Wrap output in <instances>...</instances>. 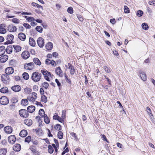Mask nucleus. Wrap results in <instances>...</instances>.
<instances>
[{"label":"nucleus","instance_id":"64","mask_svg":"<svg viewBox=\"0 0 155 155\" xmlns=\"http://www.w3.org/2000/svg\"><path fill=\"white\" fill-rule=\"evenodd\" d=\"M110 22L112 24H114L116 22L114 18L111 19H110Z\"/></svg>","mask_w":155,"mask_h":155},{"label":"nucleus","instance_id":"45","mask_svg":"<svg viewBox=\"0 0 155 155\" xmlns=\"http://www.w3.org/2000/svg\"><path fill=\"white\" fill-rule=\"evenodd\" d=\"M39 114L42 117H43L45 114V112L43 109H41L39 110Z\"/></svg>","mask_w":155,"mask_h":155},{"label":"nucleus","instance_id":"9","mask_svg":"<svg viewBox=\"0 0 155 155\" xmlns=\"http://www.w3.org/2000/svg\"><path fill=\"white\" fill-rule=\"evenodd\" d=\"M14 71V69L12 67H9L5 69V74L8 75L13 73Z\"/></svg>","mask_w":155,"mask_h":155},{"label":"nucleus","instance_id":"40","mask_svg":"<svg viewBox=\"0 0 155 155\" xmlns=\"http://www.w3.org/2000/svg\"><path fill=\"white\" fill-rule=\"evenodd\" d=\"M142 27L143 29L146 30H147L148 28V26L146 23H143L142 25Z\"/></svg>","mask_w":155,"mask_h":155},{"label":"nucleus","instance_id":"53","mask_svg":"<svg viewBox=\"0 0 155 155\" xmlns=\"http://www.w3.org/2000/svg\"><path fill=\"white\" fill-rule=\"evenodd\" d=\"M104 69L105 71L107 72V73H109L110 72V69L107 67L106 66H104Z\"/></svg>","mask_w":155,"mask_h":155},{"label":"nucleus","instance_id":"25","mask_svg":"<svg viewBox=\"0 0 155 155\" xmlns=\"http://www.w3.org/2000/svg\"><path fill=\"white\" fill-rule=\"evenodd\" d=\"M33 61L34 63L37 65L40 66L41 64V62L37 58H34L33 59Z\"/></svg>","mask_w":155,"mask_h":155},{"label":"nucleus","instance_id":"12","mask_svg":"<svg viewBox=\"0 0 155 155\" xmlns=\"http://www.w3.org/2000/svg\"><path fill=\"white\" fill-rule=\"evenodd\" d=\"M68 65L69 66L68 68L70 70V72L71 74L74 75L75 72L74 67L71 64H68Z\"/></svg>","mask_w":155,"mask_h":155},{"label":"nucleus","instance_id":"28","mask_svg":"<svg viewBox=\"0 0 155 155\" xmlns=\"http://www.w3.org/2000/svg\"><path fill=\"white\" fill-rule=\"evenodd\" d=\"M7 150L5 148H2L0 149V155H5Z\"/></svg>","mask_w":155,"mask_h":155},{"label":"nucleus","instance_id":"10","mask_svg":"<svg viewBox=\"0 0 155 155\" xmlns=\"http://www.w3.org/2000/svg\"><path fill=\"white\" fill-rule=\"evenodd\" d=\"M140 77L141 79L144 81H146L147 79V77L146 74L143 72L140 71L139 72Z\"/></svg>","mask_w":155,"mask_h":155},{"label":"nucleus","instance_id":"54","mask_svg":"<svg viewBox=\"0 0 155 155\" xmlns=\"http://www.w3.org/2000/svg\"><path fill=\"white\" fill-rule=\"evenodd\" d=\"M12 21L15 23H18L19 22V20L17 18H14L12 19Z\"/></svg>","mask_w":155,"mask_h":155},{"label":"nucleus","instance_id":"15","mask_svg":"<svg viewBox=\"0 0 155 155\" xmlns=\"http://www.w3.org/2000/svg\"><path fill=\"white\" fill-rule=\"evenodd\" d=\"M18 38L21 40L24 41L26 39L25 34L23 33H20L18 35Z\"/></svg>","mask_w":155,"mask_h":155},{"label":"nucleus","instance_id":"27","mask_svg":"<svg viewBox=\"0 0 155 155\" xmlns=\"http://www.w3.org/2000/svg\"><path fill=\"white\" fill-rule=\"evenodd\" d=\"M13 47L14 49V51L16 52H18L21 51V47L18 45H13Z\"/></svg>","mask_w":155,"mask_h":155},{"label":"nucleus","instance_id":"58","mask_svg":"<svg viewBox=\"0 0 155 155\" xmlns=\"http://www.w3.org/2000/svg\"><path fill=\"white\" fill-rule=\"evenodd\" d=\"M31 96L34 97V98L36 99L37 97V94L35 92H33L32 93Z\"/></svg>","mask_w":155,"mask_h":155},{"label":"nucleus","instance_id":"36","mask_svg":"<svg viewBox=\"0 0 155 155\" xmlns=\"http://www.w3.org/2000/svg\"><path fill=\"white\" fill-rule=\"evenodd\" d=\"M22 75L24 78L26 80H28L29 78V76L28 73H24Z\"/></svg>","mask_w":155,"mask_h":155},{"label":"nucleus","instance_id":"24","mask_svg":"<svg viewBox=\"0 0 155 155\" xmlns=\"http://www.w3.org/2000/svg\"><path fill=\"white\" fill-rule=\"evenodd\" d=\"M24 123L28 126H30L32 124V122L31 120L30 119H27L24 120Z\"/></svg>","mask_w":155,"mask_h":155},{"label":"nucleus","instance_id":"63","mask_svg":"<svg viewBox=\"0 0 155 155\" xmlns=\"http://www.w3.org/2000/svg\"><path fill=\"white\" fill-rule=\"evenodd\" d=\"M64 118H61L59 116H58V119H57V120L59 121V122H61V123H62L63 121V119Z\"/></svg>","mask_w":155,"mask_h":155},{"label":"nucleus","instance_id":"61","mask_svg":"<svg viewBox=\"0 0 155 155\" xmlns=\"http://www.w3.org/2000/svg\"><path fill=\"white\" fill-rule=\"evenodd\" d=\"M51 65L53 66H56V63L53 60H52L51 61Z\"/></svg>","mask_w":155,"mask_h":155},{"label":"nucleus","instance_id":"20","mask_svg":"<svg viewBox=\"0 0 155 155\" xmlns=\"http://www.w3.org/2000/svg\"><path fill=\"white\" fill-rule=\"evenodd\" d=\"M4 25H0V33L4 34L6 32V30L4 28Z\"/></svg>","mask_w":155,"mask_h":155},{"label":"nucleus","instance_id":"60","mask_svg":"<svg viewBox=\"0 0 155 155\" xmlns=\"http://www.w3.org/2000/svg\"><path fill=\"white\" fill-rule=\"evenodd\" d=\"M77 17L80 21H83V18L81 15H77Z\"/></svg>","mask_w":155,"mask_h":155},{"label":"nucleus","instance_id":"11","mask_svg":"<svg viewBox=\"0 0 155 155\" xmlns=\"http://www.w3.org/2000/svg\"><path fill=\"white\" fill-rule=\"evenodd\" d=\"M11 89L15 92H18L21 90V87L19 85H16L12 86Z\"/></svg>","mask_w":155,"mask_h":155},{"label":"nucleus","instance_id":"55","mask_svg":"<svg viewBox=\"0 0 155 155\" xmlns=\"http://www.w3.org/2000/svg\"><path fill=\"white\" fill-rule=\"evenodd\" d=\"M27 20L28 22H31L33 21H35V19L33 17H30L27 18Z\"/></svg>","mask_w":155,"mask_h":155},{"label":"nucleus","instance_id":"42","mask_svg":"<svg viewBox=\"0 0 155 155\" xmlns=\"http://www.w3.org/2000/svg\"><path fill=\"white\" fill-rule=\"evenodd\" d=\"M36 29L37 31L40 33H41L42 31L43 28L41 26H37L36 27Z\"/></svg>","mask_w":155,"mask_h":155},{"label":"nucleus","instance_id":"18","mask_svg":"<svg viewBox=\"0 0 155 155\" xmlns=\"http://www.w3.org/2000/svg\"><path fill=\"white\" fill-rule=\"evenodd\" d=\"M53 47L52 43L51 42H49L47 43L45 45V48L48 50H51Z\"/></svg>","mask_w":155,"mask_h":155},{"label":"nucleus","instance_id":"37","mask_svg":"<svg viewBox=\"0 0 155 155\" xmlns=\"http://www.w3.org/2000/svg\"><path fill=\"white\" fill-rule=\"evenodd\" d=\"M18 98L17 97H13L11 101L13 103H15L18 102Z\"/></svg>","mask_w":155,"mask_h":155},{"label":"nucleus","instance_id":"57","mask_svg":"<svg viewBox=\"0 0 155 155\" xmlns=\"http://www.w3.org/2000/svg\"><path fill=\"white\" fill-rule=\"evenodd\" d=\"M66 110H63L62 111V117L63 118H64L65 117V114H66Z\"/></svg>","mask_w":155,"mask_h":155},{"label":"nucleus","instance_id":"39","mask_svg":"<svg viewBox=\"0 0 155 155\" xmlns=\"http://www.w3.org/2000/svg\"><path fill=\"white\" fill-rule=\"evenodd\" d=\"M48 152L50 153H52L54 151L53 147L50 145H48Z\"/></svg>","mask_w":155,"mask_h":155},{"label":"nucleus","instance_id":"30","mask_svg":"<svg viewBox=\"0 0 155 155\" xmlns=\"http://www.w3.org/2000/svg\"><path fill=\"white\" fill-rule=\"evenodd\" d=\"M41 72L43 74V75L45 76L47 75L49 76L50 77L51 76V73L50 72L48 71H47L41 70Z\"/></svg>","mask_w":155,"mask_h":155},{"label":"nucleus","instance_id":"13","mask_svg":"<svg viewBox=\"0 0 155 155\" xmlns=\"http://www.w3.org/2000/svg\"><path fill=\"white\" fill-rule=\"evenodd\" d=\"M4 130L5 133L10 134L12 132V128L9 126H6L4 128Z\"/></svg>","mask_w":155,"mask_h":155},{"label":"nucleus","instance_id":"52","mask_svg":"<svg viewBox=\"0 0 155 155\" xmlns=\"http://www.w3.org/2000/svg\"><path fill=\"white\" fill-rule=\"evenodd\" d=\"M23 25L27 29H29L31 28V26L27 23H24Z\"/></svg>","mask_w":155,"mask_h":155},{"label":"nucleus","instance_id":"47","mask_svg":"<svg viewBox=\"0 0 155 155\" xmlns=\"http://www.w3.org/2000/svg\"><path fill=\"white\" fill-rule=\"evenodd\" d=\"M28 99L29 101L32 102H34L35 100L34 98V97H32V96L28 97Z\"/></svg>","mask_w":155,"mask_h":155},{"label":"nucleus","instance_id":"46","mask_svg":"<svg viewBox=\"0 0 155 155\" xmlns=\"http://www.w3.org/2000/svg\"><path fill=\"white\" fill-rule=\"evenodd\" d=\"M42 86L45 88L46 89L48 88L49 86V84L47 82H44L42 84Z\"/></svg>","mask_w":155,"mask_h":155},{"label":"nucleus","instance_id":"21","mask_svg":"<svg viewBox=\"0 0 155 155\" xmlns=\"http://www.w3.org/2000/svg\"><path fill=\"white\" fill-rule=\"evenodd\" d=\"M8 57L7 55H5L0 58V62L4 63L8 59Z\"/></svg>","mask_w":155,"mask_h":155},{"label":"nucleus","instance_id":"3","mask_svg":"<svg viewBox=\"0 0 155 155\" xmlns=\"http://www.w3.org/2000/svg\"><path fill=\"white\" fill-rule=\"evenodd\" d=\"M19 114L21 117L26 118L28 116V111L25 109H21L19 111Z\"/></svg>","mask_w":155,"mask_h":155},{"label":"nucleus","instance_id":"2","mask_svg":"<svg viewBox=\"0 0 155 155\" xmlns=\"http://www.w3.org/2000/svg\"><path fill=\"white\" fill-rule=\"evenodd\" d=\"M1 78L2 81L5 84L7 83L10 81L9 77L8 74H3Z\"/></svg>","mask_w":155,"mask_h":155},{"label":"nucleus","instance_id":"44","mask_svg":"<svg viewBox=\"0 0 155 155\" xmlns=\"http://www.w3.org/2000/svg\"><path fill=\"white\" fill-rule=\"evenodd\" d=\"M64 77H65V79L66 80V81L70 84H71V80L68 77L66 74H65L64 75Z\"/></svg>","mask_w":155,"mask_h":155},{"label":"nucleus","instance_id":"34","mask_svg":"<svg viewBox=\"0 0 155 155\" xmlns=\"http://www.w3.org/2000/svg\"><path fill=\"white\" fill-rule=\"evenodd\" d=\"M31 91V89L29 87H26L24 89V92L26 94H29Z\"/></svg>","mask_w":155,"mask_h":155},{"label":"nucleus","instance_id":"16","mask_svg":"<svg viewBox=\"0 0 155 155\" xmlns=\"http://www.w3.org/2000/svg\"><path fill=\"white\" fill-rule=\"evenodd\" d=\"M8 140L11 143L13 144L15 142L16 140L15 136H8Z\"/></svg>","mask_w":155,"mask_h":155},{"label":"nucleus","instance_id":"41","mask_svg":"<svg viewBox=\"0 0 155 155\" xmlns=\"http://www.w3.org/2000/svg\"><path fill=\"white\" fill-rule=\"evenodd\" d=\"M143 13V12L142 11L139 10L137 11V15L138 17H141L142 16Z\"/></svg>","mask_w":155,"mask_h":155},{"label":"nucleus","instance_id":"38","mask_svg":"<svg viewBox=\"0 0 155 155\" xmlns=\"http://www.w3.org/2000/svg\"><path fill=\"white\" fill-rule=\"evenodd\" d=\"M41 101L44 103H46L47 101V98L45 95H43L41 97Z\"/></svg>","mask_w":155,"mask_h":155},{"label":"nucleus","instance_id":"43","mask_svg":"<svg viewBox=\"0 0 155 155\" xmlns=\"http://www.w3.org/2000/svg\"><path fill=\"white\" fill-rule=\"evenodd\" d=\"M8 30L10 32H13V26L12 25H9L8 27Z\"/></svg>","mask_w":155,"mask_h":155},{"label":"nucleus","instance_id":"6","mask_svg":"<svg viewBox=\"0 0 155 155\" xmlns=\"http://www.w3.org/2000/svg\"><path fill=\"white\" fill-rule=\"evenodd\" d=\"M14 38V36L12 35H9L7 36V41L5 43V44H10L13 42V40Z\"/></svg>","mask_w":155,"mask_h":155},{"label":"nucleus","instance_id":"7","mask_svg":"<svg viewBox=\"0 0 155 155\" xmlns=\"http://www.w3.org/2000/svg\"><path fill=\"white\" fill-rule=\"evenodd\" d=\"M37 42L38 45L40 48L43 47L44 45V39L41 37H39L37 40Z\"/></svg>","mask_w":155,"mask_h":155},{"label":"nucleus","instance_id":"4","mask_svg":"<svg viewBox=\"0 0 155 155\" xmlns=\"http://www.w3.org/2000/svg\"><path fill=\"white\" fill-rule=\"evenodd\" d=\"M9 103V100L6 96H2L0 98V104L2 105H7Z\"/></svg>","mask_w":155,"mask_h":155},{"label":"nucleus","instance_id":"14","mask_svg":"<svg viewBox=\"0 0 155 155\" xmlns=\"http://www.w3.org/2000/svg\"><path fill=\"white\" fill-rule=\"evenodd\" d=\"M13 150L16 152H18L20 151L21 149V145L18 143L16 144L13 146Z\"/></svg>","mask_w":155,"mask_h":155},{"label":"nucleus","instance_id":"17","mask_svg":"<svg viewBox=\"0 0 155 155\" xmlns=\"http://www.w3.org/2000/svg\"><path fill=\"white\" fill-rule=\"evenodd\" d=\"M55 72L56 74L59 75V76H62V71L61 69V68L60 67H58L56 68Z\"/></svg>","mask_w":155,"mask_h":155},{"label":"nucleus","instance_id":"22","mask_svg":"<svg viewBox=\"0 0 155 155\" xmlns=\"http://www.w3.org/2000/svg\"><path fill=\"white\" fill-rule=\"evenodd\" d=\"M6 51L8 54H10L12 52V47L11 45L7 46L6 49Z\"/></svg>","mask_w":155,"mask_h":155},{"label":"nucleus","instance_id":"32","mask_svg":"<svg viewBox=\"0 0 155 155\" xmlns=\"http://www.w3.org/2000/svg\"><path fill=\"white\" fill-rule=\"evenodd\" d=\"M27 131L25 130H23L20 132L19 136H27Z\"/></svg>","mask_w":155,"mask_h":155},{"label":"nucleus","instance_id":"5","mask_svg":"<svg viewBox=\"0 0 155 155\" xmlns=\"http://www.w3.org/2000/svg\"><path fill=\"white\" fill-rule=\"evenodd\" d=\"M35 67V64L33 62L25 64L24 65L25 68L26 69L31 70Z\"/></svg>","mask_w":155,"mask_h":155},{"label":"nucleus","instance_id":"56","mask_svg":"<svg viewBox=\"0 0 155 155\" xmlns=\"http://www.w3.org/2000/svg\"><path fill=\"white\" fill-rule=\"evenodd\" d=\"M147 111V112L148 114H150H150L153 116V115L151 114V111L149 107H147L146 108Z\"/></svg>","mask_w":155,"mask_h":155},{"label":"nucleus","instance_id":"62","mask_svg":"<svg viewBox=\"0 0 155 155\" xmlns=\"http://www.w3.org/2000/svg\"><path fill=\"white\" fill-rule=\"evenodd\" d=\"M51 61L48 59H47L45 60V63L47 64H51Z\"/></svg>","mask_w":155,"mask_h":155},{"label":"nucleus","instance_id":"59","mask_svg":"<svg viewBox=\"0 0 155 155\" xmlns=\"http://www.w3.org/2000/svg\"><path fill=\"white\" fill-rule=\"evenodd\" d=\"M30 150L32 152L34 153H37V151L34 148L31 147L30 148Z\"/></svg>","mask_w":155,"mask_h":155},{"label":"nucleus","instance_id":"26","mask_svg":"<svg viewBox=\"0 0 155 155\" xmlns=\"http://www.w3.org/2000/svg\"><path fill=\"white\" fill-rule=\"evenodd\" d=\"M5 51V49L4 46H1L0 47V56L3 55Z\"/></svg>","mask_w":155,"mask_h":155},{"label":"nucleus","instance_id":"23","mask_svg":"<svg viewBox=\"0 0 155 155\" xmlns=\"http://www.w3.org/2000/svg\"><path fill=\"white\" fill-rule=\"evenodd\" d=\"M29 43L30 45L32 46H35V41L32 38H30Z\"/></svg>","mask_w":155,"mask_h":155},{"label":"nucleus","instance_id":"49","mask_svg":"<svg viewBox=\"0 0 155 155\" xmlns=\"http://www.w3.org/2000/svg\"><path fill=\"white\" fill-rule=\"evenodd\" d=\"M67 11L70 14L73 13V11L72 8L71 7H70L69 8H68L67 9Z\"/></svg>","mask_w":155,"mask_h":155},{"label":"nucleus","instance_id":"48","mask_svg":"<svg viewBox=\"0 0 155 155\" xmlns=\"http://www.w3.org/2000/svg\"><path fill=\"white\" fill-rule=\"evenodd\" d=\"M61 126L59 124H57L54 127V128L57 130H59L61 129Z\"/></svg>","mask_w":155,"mask_h":155},{"label":"nucleus","instance_id":"19","mask_svg":"<svg viewBox=\"0 0 155 155\" xmlns=\"http://www.w3.org/2000/svg\"><path fill=\"white\" fill-rule=\"evenodd\" d=\"M35 107L34 106H30L28 107L27 108L28 112H29L30 113L33 112L35 110Z\"/></svg>","mask_w":155,"mask_h":155},{"label":"nucleus","instance_id":"1","mask_svg":"<svg viewBox=\"0 0 155 155\" xmlns=\"http://www.w3.org/2000/svg\"><path fill=\"white\" fill-rule=\"evenodd\" d=\"M41 77V74L37 72H33L31 75L32 80L35 82H38L40 81Z\"/></svg>","mask_w":155,"mask_h":155},{"label":"nucleus","instance_id":"33","mask_svg":"<svg viewBox=\"0 0 155 155\" xmlns=\"http://www.w3.org/2000/svg\"><path fill=\"white\" fill-rule=\"evenodd\" d=\"M35 131L37 135L41 136L43 134V132L42 130L41 129H38V130L35 129Z\"/></svg>","mask_w":155,"mask_h":155},{"label":"nucleus","instance_id":"29","mask_svg":"<svg viewBox=\"0 0 155 155\" xmlns=\"http://www.w3.org/2000/svg\"><path fill=\"white\" fill-rule=\"evenodd\" d=\"M43 117H44V122L47 124H49L50 123V120L47 114H44Z\"/></svg>","mask_w":155,"mask_h":155},{"label":"nucleus","instance_id":"31","mask_svg":"<svg viewBox=\"0 0 155 155\" xmlns=\"http://www.w3.org/2000/svg\"><path fill=\"white\" fill-rule=\"evenodd\" d=\"M21 104L22 105L26 106L28 104V101L27 99H24L22 100Z\"/></svg>","mask_w":155,"mask_h":155},{"label":"nucleus","instance_id":"35","mask_svg":"<svg viewBox=\"0 0 155 155\" xmlns=\"http://www.w3.org/2000/svg\"><path fill=\"white\" fill-rule=\"evenodd\" d=\"M0 91L2 93H5L8 91V90L6 87H4L1 88Z\"/></svg>","mask_w":155,"mask_h":155},{"label":"nucleus","instance_id":"8","mask_svg":"<svg viewBox=\"0 0 155 155\" xmlns=\"http://www.w3.org/2000/svg\"><path fill=\"white\" fill-rule=\"evenodd\" d=\"M30 53L27 51H23L21 54V56L24 59H26L30 56Z\"/></svg>","mask_w":155,"mask_h":155},{"label":"nucleus","instance_id":"50","mask_svg":"<svg viewBox=\"0 0 155 155\" xmlns=\"http://www.w3.org/2000/svg\"><path fill=\"white\" fill-rule=\"evenodd\" d=\"M124 12L125 13H129V10L127 6L125 5L124 6Z\"/></svg>","mask_w":155,"mask_h":155},{"label":"nucleus","instance_id":"51","mask_svg":"<svg viewBox=\"0 0 155 155\" xmlns=\"http://www.w3.org/2000/svg\"><path fill=\"white\" fill-rule=\"evenodd\" d=\"M31 140V136H28L26 138H25V142L29 143V142Z\"/></svg>","mask_w":155,"mask_h":155}]
</instances>
